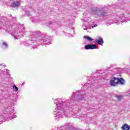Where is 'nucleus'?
<instances>
[{"mask_svg":"<svg viewBox=\"0 0 130 130\" xmlns=\"http://www.w3.org/2000/svg\"><path fill=\"white\" fill-rule=\"evenodd\" d=\"M49 24H50V25L51 24H52V22H51H51H49Z\"/></svg>","mask_w":130,"mask_h":130,"instance_id":"obj_27","label":"nucleus"},{"mask_svg":"<svg viewBox=\"0 0 130 130\" xmlns=\"http://www.w3.org/2000/svg\"><path fill=\"white\" fill-rule=\"evenodd\" d=\"M66 36H68V37H74V35H72L71 34H67Z\"/></svg>","mask_w":130,"mask_h":130,"instance_id":"obj_22","label":"nucleus"},{"mask_svg":"<svg viewBox=\"0 0 130 130\" xmlns=\"http://www.w3.org/2000/svg\"><path fill=\"white\" fill-rule=\"evenodd\" d=\"M95 42H96V43H98V44L99 45H103V44L104 43L103 39H102V38H99V39L96 40Z\"/></svg>","mask_w":130,"mask_h":130,"instance_id":"obj_12","label":"nucleus"},{"mask_svg":"<svg viewBox=\"0 0 130 130\" xmlns=\"http://www.w3.org/2000/svg\"><path fill=\"white\" fill-rule=\"evenodd\" d=\"M10 25H12V23L11 22H10L9 23H8V22H7V27H10Z\"/></svg>","mask_w":130,"mask_h":130,"instance_id":"obj_24","label":"nucleus"},{"mask_svg":"<svg viewBox=\"0 0 130 130\" xmlns=\"http://www.w3.org/2000/svg\"><path fill=\"white\" fill-rule=\"evenodd\" d=\"M9 117H10V119H11V118H16V117H17V116L14 115V114H11V115H10Z\"/></svg>","mask_w":130,"mask_h":130,"instance_id":"obj_19","label":"nucleus"},{"mask_svg":"<svg viewBox=\"0 0 130 130\" xmlns=\"http://www.w3.org/2000/svg\"><path fill=\"white\" fill-rule=\"evenodd\" d=\"M25 14H26L27 16H30V12H29V11H26V12H25Z\"/></svg>","mask_w":130,"mask_h":130,"instance_id":"obj_23","label":"nucleus"},{"mask_svg":"<svg viewBox=\"0 0 130 130\" xmlns=\"http://www.w3.org/2000/svg\"><path fill=\"white\" fill-rule=\"evenodd\" d=\"M83 20L84 21L82 24L83 30H88V29H89L87 28V25H88V23H87V22H88V19L86 17H84Z\"/></svg>","mask_w":130,"mask_h":130,"instance_id":"obj_9","label":"nucleus"},{"mask_svg":"<svg viewBox=\"0 0 130 130\" xmlns=\"http://www.w3.org/2000/svg\"><path fill=\"white\" fill-rule=\"evenodd\" d=\"M129 16H128V15H124V14H120L118 17H117L116 18V23L117 24V25H119L120 24V23H121V22H126V21H125V19H124L125 18H129Z\"/></svg>","mask_w":130,"mask_h":130,"instance_id":"obj_5","label":"nucleus"},{"mask_svg":"<svg viewBox=\"0 0 130 130\" xmlns=\"http://www.w3.org/2000/svg\"><path fill=\"white\" fill-rule=\"evenodd\" d=\"M21 33H25V29L24 28H22V29H20V32L19 35H18V31L17 30H14L13 32L11 34L12 36H13L15 39H19V38H21L23 36H21Z\"/></svg>","mask_w":130,"mask_h":130,"instance_id":"obj_6","label":"nucleus"},{"mask_svg":"<svg viewBox=\"0 0 130 130\" xmlns=\"http://www.w3.org/2000/svg\"><path fill=\"white\" fill-rule=\"evenodd\" d=\"M110 84L111 86H116L117 85V78L111 77Z\"/></svg>","mask_w":130,"mask_h":130,"instance_id":"obj_7","label":"nucleus"},{"mask_svg":"<svg viewBox=\"0 0 130 130\" xmlns=\"http://www.w3.org/2000/svg\"><path fill=\"white\" fill-rule=\"evenodd\" d=\"M85 48L86 50H88L89 49H95L97 48V47L94 44H88L85 45Z\"/></svg>","mask_w":130,"mask_h":130,"instance_id":"obj_8","label":"nucleus"},{"mask_svg":"<svg viewBox=\"0 0 130 130\" xmlns=\"http://www.w3.org/2000/svg\"><path fill=\"white\" fill-rule=\"evenodd\" d=\"M121 128L123 130H129L130 127H129V125L126 124H125L123 125V126H122Z\"/></svg>","mask_w":130,"mask_h":130,"instance_id":"obj_14","label":"nucleus"},{"mask_svg":"<svg viewBox=\"0 0 130 130\" xmlns=\"http://www.w3.org/2000/svg\"><path fill=\"white\" fill-rule=\"evenodd\" d=\"M68 29L70 30V33H75V29L74 28L68 27Z\"/></svg>","mask_w":130,"mask_h":130,"instance_id":"obj_18","label":"nucleus"},{"mask_svg":"<svg viewBox=\"0 0 130 130\" xmlns=\"http://www.w3.org/2000/svg\"><path fill=\"white\" fill-rule=\"evenodd\" d=\"M119 85H123L124 84V80L122 78H120V79L117 78V84Z\"/></svg>","mask_w":130,"mask_h":130,"instance_id":"obj_13","label":"nucleus"},{"mask_svg":"<svg viewBox=\"0 0 130 130\" xmlns=\"http://www.w3.org/2000/svg\"><path fill=\"white\" fill-rule=\"evenodd\" d=\"M129 94H130V93H129Z\"/></svg>","mask_w":130,"mask_h":130,"instance_id":"obj_29","label":"nucleus"},{"mask_svg":"<svg viewBox=\"0 0 130 130\" xmlns=\"http://www.w3.org/2000/svg\"><path fill=\"white\" fill-rule=\"evenodd\" d=\"M84 95H85V91H81L79 90L76 92H73L72 97L75 98V100H82L84 98Z\"/></svg>","mask_w":130,"mask_h":130,"instance_id":"obj_4","label":"nucleus"},{"mask_svg":"<svg viewBox=\"0 0 130 130\" xmlns=\"http://www.w3.org/2000/svg\"><path fill=\"white\" fill-rule=\"evenodd\" d=\"M2 47L3 49H5L8 48V44L6 42H3V44H2Z\"/></svg>","mask_w":130,"mask_h":130,"instance_id":"obj_15","label":"nucleus"},{"mask_svg":"<svg viewBox=\"0 0 130 130\" xmlns=\"http://www.w3.org/2000/svg\"><path fill=\"white\" fill-rule=\"evenodd\" d=\"M94 27H97V24L94 25L92 26V28H94Z\"/></svg>","mask_w":130,"mask_h":130,"instance_id":"obj_25","label":"nucleus"},{"mask_svg":"<svg viewBox=\"0 0 130 130\" xmlns=\"http://www.w3.org/2000/svg\"><path fill=\"white\" fill-rule=\"evenodd\" d=\"M91 81H92L89 80V81H88V82L85 83V84H84V87L82 88V89H85V88H86V87H87V89H89V86H90V87H92V86H93V85H94V84H93V83H94V82H92V83H91V84L90 83H91Z\"/></svg>","mask_w":130,"mask_h":130,"instance_id":"obj_11","label":"nucleus"},{"mask_svg":"<svg viewBox=\"0 0 130 130\" xmlns=\"http://www.w3.org/2000/svg\"><path fill=\"white\" fill-rule=\"evenodd\" d=\"M20 4V1H14L11 3V6L12 8H18Z\"/></svg>","mask_w":130,"mask_h":130,"instance_id":"obj_10","label":"nucleus"},{"mask_svg":"<svg viewBox=\"0 0 130 130\" xmlns=\"http://www.w3.org/2000/svg\"><path fill=\"white\" fill-rule=\"evenodd\" d=\"M112 23V21L109 19H106V24L107 26H109V25H111Z\"/></svg>","mask_w":130,"mask_h":130,"instance_id":"obj_16","label":"nucleus"},{"mask_svg":"<svg viewBox=\"0 0 130 130\" xmlns=\"http://www.w3.org/2000/svg\"><path fill=\"white\" fill-rule=\"evenodd\" d=\"M10 112H11V113H14V109L11 110Z\"/></svg>","mask_w":130,"mask_h":130,"instance_id":"obj_26","label":"nucleus"},{"mask_svg":"<svg viewBox=\"0 0 130 130\" xmlns=\"http://www.w3.org/2000/svg\"><path fill=\"white\" fill-rule=\"evenodd\" d=\"M13 90L14 91H17L18 90V87H17V86H16V85H13Z\"/></svg>","mask_w":130,"mask_h":130,"instance_id":"obj_20","label":"nucleus"},{"mask_svg":"<svg viewBox=\"0 0 130 130\" xmlns=\"http://www.w3.org/2000/svg\"><path fill=\"white\" fill-rule=\"evenodd\" d=\"M91 12L96 16H98V17H104V18L109 17V14L105 12L104 8L93 7L91 9Z\"/></svg>","mask_w":130,"mask_h":130,"instance_id":"obj_3","label":"nucleus"},{"mask_svg":"<svg viewBox=\"0 0 130 130\" xmlns=\"http://www.w3.org/2000/svg\"><path fill=\"white\" fill-rule=\"evenodd\" d=\"M59 25H60V22L59 23Z\"/></svg>","mask_w":130,"mask_h":130,"instance_id":"obj_28","label":"nucleus"},{"mask_svg":"<svg viewBox=\"0 0 130 130\" xmlns=\"http://www.w3.org/2000/svg\"><path fill=\"white\" fill-rule=\"evenodd\" d=\"M116 98H117V99H118V100H121V99H122V95H117Z\"/></svg>","mask_w":130,"mask_h":130,"instance_id":"obj_21","label":"nucleus"},{"mask_svg":"<svg viewBox=\"0 0 130 130\" xmlns=\"http://www.w3.org/2000/svg\"><path fill=\"white\" fill-rule=\"evenodd\" d=\"M30 37L31 40L28 41V43L25 44V46H30V48H37V47L32 44L35 42L42 45L51 44L50 37L46 34L41 33L40 31L30 32Z\"/></svg>","mask_w":130,"mask_h":130,"instance_id":"obj_1","label":"nucleus"},{"mask_svg":"<svg viewBox=\"0 0 130 130\" xmlns=\"http://www.w3.org/2000/svg\"><path fill=\"white\" fill-rule=\"evenodd\" d=\"M84 38L85 39H87V40H88V41H93V40L92 38H91L90 37H88L87 36H85L84 37Z\"/></svg>","mask_w":130,"mask_h":130,"instance_id":"obj_17","label":"nucleus"},{"mask_svg":"<svg viewBox=\"0 0 130 130\" xmlns=\"http://www.w3.org/2000/svg\"><path fill=\"white\" fill-rule=\"evenodd\" d=\"M54 104H56L57 107L55 109L54 114L55 117H63V115H65L67 117H69V110L66 108V105L63 101L60 99H57L54 100ZM66 108V109H64Z\"/></svg>","mask_w":130,"mask_h":130,"instance_id":"obj_2","label":"nucleus"}]
</instances>
